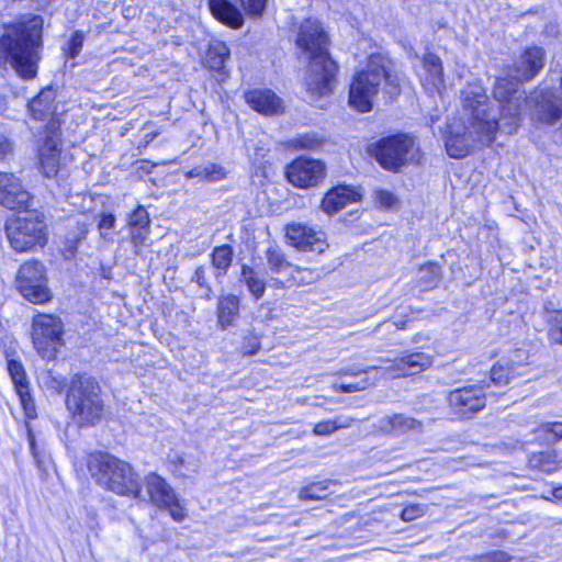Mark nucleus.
<instances>
[{"label":"nucleus","instance_id":"nucleus-1","mask_svg":"<svg viewBox=\"0 0 562 562\" xmlns=\"http://www.w3.org/2000/svg\"><path fill=\"white\" fill-rule=\"evenodd\" d=\"M461 97L463 109L469 115V125L451 126L446 136L447 153L453 158L465 157L476 144H492L498 128L509 134L501 120V110L490 108L487 95L481 86H469Z\"/></svg>","mask_w":562,"mask_h":562},{"label":"nucleus","instance_id":"nucleus-2","mask_svg":"<svg viewBox=\"0 0 562 562\" xmlns=\"http://www.w3.org/2000/svg\"><path fill=\"white\" fill-rule=\"evenodd\" d=\"M43 19L31 15L2 24L0 33V68H11L24 80L34 79L42 58Z\"/></svg>","mask_w":562,"mask_h":562},{"label":"nucleus","instance_id":"nucleus-3","mask_svg":"<svg viewBox=\"0 0 562 562\" xmlns=\"http://www.w3.org/2000/svg\"><path fill=\"white\" fill-rule=\"evenodd\" d=\"M544 49L532 46L526 48L508 68V77H498L495 80L493 97L498 101L501 120L507 126L509 134L519 125L522 103L526 92L520 89V81L535 78L544 66Z\"/></svg>","mask_w":562,"mask_h":562},{"label":"nucleus","instance_id":"nucleus-4","mask_svg":"<svg viewBox=\"0 0 562 562\" xmlns=\"http://www.w3.org/2000/svg\"><path fill=\"white\" fill-rule=\"evenodd\" d=\"M295 43L310 59L305 86L310 102H316L333 92L338 71L328 53V36L318 21L307 19L300 25Z\"/></svg>","mask_w":562,"mask_h":562},{"label":"nucleus","instance_id":"nucleus-5","mask_svg":"<svg viewBox=\"0 0 562 562\" xmlns=\"http://www.w3.org/2000/svg\"><path fill=\"white\" fill-rule=\"evenodd\" d=\"M382 81L390 98L400 94V79L391 70V61L381 55H371L366 69L358 72L351 82L349 104L363 113L371 111Z\"/></svg>","mask_w":562,"mask_h":562},{"label":"nucleus","instance_id":"nucleus-6","mask_svg":"<svg viewBox=\"0 0 562 562\" xmlns=\"http://www.w3.org/2000/svg\"><path fill=\"white\" fill-rule=\"evenodd\" d=\"M87 467L100 486L117 495L144 501L139 475L127 462L99 452L89 457Z\"/></svg>","mask_w":562,"mask_h":562},{"label":"nucleus","instance_id":"nucleus-7","mask_svg":"<svg viewBox=\"0 0 562 562\" xmlns=\"http://www.w3.org/2000/svg\"><path fill=\"white\" fill-rule=\"evenodd\" d=\"M66 407L79 427L99 424L105 412L99 383L86 374H76L66 394Z\"/></svg>","mask_w":562,"mask_h":562},{"label":"nucleus","instance_id":"nucleus-8","mask_svg":"<svg viewBox=\"0 0 562 562\" xmlns=\"http://www.w3.org/2000/svg\"><path fill=\"white\" fill-rule=\"evenodd\" d=\"M5 223L4 231L11 247L18 252L43 248L47 243V223L43 211L26 207Z\"/></svg>","mask_w":562,"mask_h":562},{"label":"nucleus","instance_id":"nucleus-9","mask_svg":"<svg viewBox=\"0 0 562 562\" xmlns=\"http://www.w3.org/2000/svg\"><path fill=\"white\" fill-rule=\"evenodd\" d=\"M369 153L383 169L391 172H398L403 167L419 160L416 138L406 133L378 139L370 145Z\"/></svg>","mask_w":562,"mask_h":562},{"label":"nucleus","instance_id":"nucleus-10","mask_svg":"<svg viewBox=\"0 0 562 562\" xmlns=\"http://www.w3.org/2000/svg\"><path fill=\"white\" fill-rule=\"evenodd\" d=\"M432 364V357L422 352H403L401 357L396 358L391 364L383 366H370L364 369H342L339 374L344 375H356L359 373L368 374L371 371H375L374 379L392 380L402 376L414 375L423 372Z\"/></svg>","mask_w":562,"mask_h":562},{"label":"nucleus","instance_id":"nucleus-11","mask_svg":"<svg viewBox=\"0 0 562 562\" xmlns=\"http://www.w3.org/2000/svg\"><path fill=\"white\" fill-rule=\"evenodd\" d=\"M15 284L20 294L33 304H44L53 299L46 268L40 260L32 259L21 265Z\"/></svg>","mask_w":562,"mask_h":562},{"label":"nucleus","instance_id":"nucleus-12","mask_svg":"<svg viewBox=\"0 0 562 562\" xmlns=\"http://www.w3.org/2000/svg\"><path fill=\"white\" fill-rule=\"evenodd\" d=\"M448 404L452 414L470 419L486 406L485 389L481 384L457 387L449 392Z\"/></svg>","mask_w":562,"mask_h":562},{"label":"nucleus","instance_id":"nucleus-13","mask_svg":"<svg viewBox=\"0 0 562 562\" xmlns=\"http://www.w3.org/2000/svg\"><path fill=\"white\" fill-rule=\"evenodd\" d=\"M145 486L149 499L155 506L167 509L176 521L184 519V508L165 479L156 473H149L145 477Z\"/></svg>","mask_w":562,"mask_h":562},{"label":"nucleus","instance_id":"nucleus-14","mask_svg":"<svg viewBox=\"0 0 562 562\" xmlns=\"http://www.w3.org/2000/svg\"><path fill=\"white\" fill-rule=\"evenodd\" d=\"M0 205L20 211L34 205V196L12 172L0 171Z\"/></svg>","mask_w":562,"mask_h":562},{"label":"nucleus","instance_id":"nucleus-15","mask_svg":"<svg viewBox=\"0 0 562 562\" xmlns=\"http://www.w3.org/2000/svg\"><path fill=\"white\" fill-rule=\"evenodd\" d=\"M325 165L318 159L299 157L286 168L290 183L299 188L317 186L325 178Z\"/></svg>","mask_w":562,"mask_h":562},{"label":"nucleus","instance_id":"nucleus-16","mask_svg":"<svg viewBox=\"0 0 562 562\" xmlns=\"http://www.w3.org/2000/svg\"><path fill=\"white\" fill-rule=\"evenodd\" d=\"M63 336L61 321L50 314H37L32 321V339L35 348L41 351L59 345Z\"/></svg>","mask_w":562,"mask_h":562},{"label":"nucleus","instance_id":"nucleus-17","mask_svg":"<svg viewBox=\"0 0 562 562\" xmlns=\"http://www.w3.org/2000/svg\"><path fill=\"white\" fill-rule=\"evenodd\" d=\"M285 236L292 246L303 251L322 254L328 248L324 232L315 231L302 223L286 225Z\"/></svg>","mask_w":562,"mask_h":562},{"label":"nucleus","instance_id":"nucleus-18","mask_svg":"<svg viewBox=\"0 0 562 562\" xmlns=\"http://www.w3.org/2000/svg\"><path fill=\"white\" fill-rule=\"evenodd\" d=\"M246 102L265 115L277 114L282 109L281 99L269 89H254L245 93Z\"/></svg>","mask_w":562,"mask_h":562},{"label":"nucleus","instance_id":"nucleus-19","mask_svg":"<svg viewBox=\"0 0 562 562\" xmlns=\"http://www.w3.org/2000/svg\"><path fill=\"white\" fill-rule=\"evenodd\" d=\"M266 259L271 273L279 274L286 272L290 276V278L285 281H279V279H273L276 283L280 284L281 286H288L289 282H291L292 280H296L294 273H299L300 269L288 261L284 254L279 247L270 246L266 251Z\"/></svg>","mask_w":562,"mask_h":562},{"label":"nucleus","instance_id":"nucleus-20","mask_svg":"<svg viewBox=\"0 0 562 562\" xmlns=\"http://www.w3.org/2000/svg\"><path fill=\"white\" fill-rule=\"evenodd\" d=\"M360 194L346 186L337 187L326 193L322 201V209L325 213L333 215L339 212L349 202H355Z\"/></svg>","mask_w":562,"mask_h":562},{"label":"nucleus","instance_id":"nucleus-21","mask_svg":"<svg viewBox=\"0 0 562 562\" xmlns=\"http://www.w3.org/2000/svg\"><path fill=\"white\" fill-rule=\"evenodd\" d=\"M422 422L404 414L384 416L379 420V429L384 434H406L408 431H420Z\"/></svg>","mask_w":562,"mask_h":562},{"label":"nucleus","instance_id":"nucleus-22","mask_svg":"<svg viewBox=\"0 0 562 562\" xmlns=\"http://www.w3.org/2000/svg\"><path fill=\"white\" fill-rule=\"evenodd\" d=\"M209 7L216 20L233 29H239L244 24V16L229 0H209Z\"/></svg>","mask_w":562,"mask_h":562},{"label":"nucleus","instance_id":"nucleus-23","mask_svg":"<svg viewBox=\"0 0 562 562\" xmlns=\"http://www.w3.org/2000/svg\"><path fill=\"white\" fill-rule=\"evenodd\" d=\"M55 98V90L52 88L43 89L38 95L33 98L29 103L32 117L38 121H45L52 117L56 111Z\"/></svg>","mask_w":562,"mask_h":562},{"label":"nucleus","instance_id":"nucleus-24","mask_svg":"<svg viewBox=\"0 0 562 562\" xmlns=\"http://www.w3.org/2000/svg\"><path fill=\"white\" fill-rule=\"evenodd\" d=\"M58 143L53 137H47L44 145L40 148V161L44 175L52 178L58 172V161L60 149Z\"/></svg>","mask_w":562,"mask_h":562},{"label":"nucleus","instance_id":"nucleus-25","mask_svg":"<svg viewBox=\"0 0 562 562\" xmlns=\"http://www.w3.org/2000/svg\"><path fill=\"white\" fill-rule=\"evenodd\" d=\"M528 465L532 470L550 474L560 469L561 460H559L557 451L550 449L531 453L528 459Z\"/></svg>","mask_w":562,"mask_h":562},{"label":"nucleus","instance_id":"nucleus-26","mask_svg":"<svg viewBox=\"0 0 562 562\" xmlns=\"http://www.w3.org/2000/svg\"><path fill=\"white\" fill-rule=\"evenodd\" d=\"M239 312V299L234 294L222 296L217 305V319L220 326L225 329L233 325L234 321L238 316Z\"/></svg>","mask_w":562,"mask_h":562},{"label":"nucleus","instance_id":"nucleus-27","mask_svg":"<svg viewBox=\"0 0 562 562\" xmlns=\"http://www.w3.org/2000/svg\"><path fill=\"white\" fill-rule=\"evenodd\" d=\"M234 258L233 247L229 245L217 246L211 254V262L215 269V279L222 282L223 278L227 273L232 266Z\"/></svg>","mask_w":562,"mask_h":562},{"label":"nucleus","instance_id":"nucleus-28","mask_svg":"<svg viewBox=\"0 0 562 562\" xmlns=\"http://www.w3.org/2000/svg\"><path fill=\"white\" fill-rule=\"evenodd\" d=\"M240 280L246 284L248 291L251 293L255 300H259L265 295L266 281L252 267L248 265H241Z\"/></svg>","mask_w":562,"mask_h":562},{"label":"nucleus","instance_id":"nucleus-29","mask_svg":"<svg viewBox=\"0 0 562 562\" xmlns=\"http://www.w3.org/2000/svg\"><path fill=\"white\" fill-rule=\"evenodd\" d=\"M229 58V48L224 42H214L210 45L206 54L207 66L215 71H223Z\"/></svg>","mask_w":562,"mask_h":562},{"label":"nucleus","instance_id":"nucleus-30","mask_svg":"<svg viewBox=\"0 0 562 562\" xmlns=\"http://www.w3.org/2000/svg\"><path fill=\"white\" fill-rule=\"evenodd\" d=\"M423 64L427 71V78L430 85L438 89L443 85L442 64L440 58L432 53H427L423 58Z\"/></svg>","mask_w":562,"mask_h":562},{"label":"nucleus","instance_id":"nucleus-31","mask_svg":"<svg viewBox=\"0 0 562 562\" xmlns=\"http://www.w3.org/2000/svg\"><path fill=\"white\" fill-rule=\"evenodd\" d=\"M417 278L424 289H434L441 280V267L438 263L428 262L419 268Z\"/></svg>","mask_w":562,"mask_h":562},{"label":"nucleus","instance_id":"nucleus-32","mask_svg":"<svg viewBox=\"0 0 562 562\" xmlns=\"http://www.w3.org/2000/svg\"><path fill=\"white\" fill-rule=\"evenodd\" d=\"M8 371L16 393L25 395L26 391L30 390V383L23 364L20 361L11 359L8 361Z\"/></svg>","mask_w":562,"mask_h":562},{"label":"nucleus","instance_id":"nucleus-33","mask_svg":"<svg viewBox=\"0 0 562 562\" xmlns=\"http://www.w3.org/2000/svg\"><path fill=\"white\" fill-rule=\"evenodd\" d=\"M536 440L547 445L554 443L562 439V423H543L535 431Z\"/></svg>","mask_w":562,"mask_h":562},{"label":"nucleus","instance_id":"nucleus-34","mask_svg":"<svg viewBox=\"0 0 562 562\" xmlns=\"http://www.w3.org/2000/svg\"><path fill=\"white\" fill-rule=\"evenodd\" d=\"M515 373L514 361L506 362V364L497 363L491 369V380L495 385L502 386L510 383Z\"/></svg>","mask_w":562,"mask_h":562},{"label":"nucleus","instance_id":"nucleus-35","mask_svg":"<svg viewBox=\"0 0 562 562\" xmlns=\"http://www.w3.org/2000/svg\"><path fill=\"white\" fill-rule=\"evenodd\" d=\"M329 494H331L330 481L314 482L300 491L302 499H324Z\"/></svg>","mask_w":562,"mask_h":562},{"label":"nucleus","instance_id":"nucleus-36","mask_svg":"<svg viewBox=\"0 0 562 562\" xmlns=\"http://www.w3.org/2000/svg\"><path fill=\"white\" fill-rule=\"evenodd\" d=\"M191 177H199L206 181H217L225 177V170L220 165L211 164L204 167H196L190 172Z\"/></svg>","mask_w":562,"mask_h":562},{"label":"nucleus","instance_id":"nucleus-37","mask_svg":"<svg viewBox=\"0 0 562 562\" xmlns=\"http://www.w3.org/2000/svg\"><path fill=\"white\" fill-rule=\"evenodd\" d=\"M547 322L549 324L548 336L550 341L562 345V310L552 311Z\"/></svg>","mask_w":562,"mask_h":562},{"label":"nucleus","instance_id":"nucleus-38","mask_svg":"<svg viewBox=\"0 0 562 562\" xmlns=\"http://www.w3.org/2000/svg\"><path fill=\"white\" fill-rule=\"evenodd\" d=\"M349 426H350V422L348 419L337 418L334 420H324V422L317 423L314 426L313 432L316 436H328L340 428H346Z\"/></svg>","mask_w":562,"mask_h":562},{"label":"nucleus","instance_id":"nucleus-39","mask_svg":"<svg viewBox=\"0 0 562 562\" xmlns=\"http://www.w3.org/2000/svg\"><path fill=\"white\" fill-rule=\"evenodd\" d=\"M325 144L324 138L315 133H306L293 139V145L300 149L317 150Z\"/></svg>","mask_w":562,"mask_h":562},{"label":"nucleus","instance_id":"nucleus-40","mask_svg":"<svg viewBox=\"0 0 562 562\" xmlns=\"http://www.w3.org/2000/svg\"><path fill=\"white\" fill-rule=\"evenodd\" d=\"M130 228H149L150 218L146 209L138 205L130 215Z\"/></svg>","mask_w":562,"mask_h":562},{"label":"nucleus","instance_id":"nucleus-41","mask_svg":"<svg viewBox=\"0 0 562 562\" xmlns=\"http://www.w3.org/2000/svg\"><path fill=\"white\" fill-rule=\"evenodd\" d=\"M374 384L369 376H362L356 382H341L335 383L334 389L344 393H351L366 390L368 386Z\"/></svg>","mask_w":562,"mask_h":562},{"label":"nucleus","instance_id":"nucleus-42","mask_svg":"<svg viewBox=\"0 0 562 562\" xmlns=\"http://www.w3.org/2000/svg\"><path fill=\"white\" fill-rule=\"evenodd\" d=\"M191 281L195 282L201 289L204 290L203 297L205 300H211L213 296V289L206 279V268L204 266H199L193 276L191 277Z\"/></svg>","mask_w":562,"mask_h":562},{"label":"nucleus","instance_id":"nucleus-43","mask_svg":"<svg viewBox=\"0 0 562 562\" xmlns=\"http://www.w3.org/2000/svg\"><path fill=\"white\" fill-rule=\"evenodd\" d=\"M83 40V34L79 31H76L67 42V46L64 48L66 57L75 59L81 52Z\"/></svg>","mask_w":562,"mask_h":562},{"label":"nucleus","instance_id":"nucleus-44","mask_svg":"<svg viewBox=\"0 0 562 562\" xmlns=\"http://www.w3.org/2000/svg\"><path fill=\"white\" fill-rule=\"evenodd\" d=\"M245 12L254 18H259L263 14L268 0H239Z\"/></svg>","mask_w":562,"mask_h":562},{"label":"nucleus","instance_id":"nucleus-45","mask_svg":"<svg viewBox=\"0 0 562 562\" xmlns=\"http://www.w3.org/2000/svg\"><path fill=\"white\" fill-rule=\"evenodd\" d=\"M260 337L249 331L244 336L240 349L244 355H255L260 349Z\"/></svg>","mask_w":562,"mask_h":562},{"label":"nucleus","instance_id":"nucleus-46","mask_svg":"<svg viewBox=\"0 0 562 562\" xmlns=\"http://www.w3.org/2000/svg\"><path fill=\"white\" fill-rule=\"evenodd\" d=\"M149 228H131V238L135 248V252L139 254V248L143 247L149 238Z\"/></svg>","mask_w":562,"mask_h":562},{"label":"nucleus","instance_id":"nucleus-47","mask_svg":"<svg viewBox=\"0 0 562 562\" xmlns=\"http://www.w3.org/2000/svg\"><path fill=\"white\" fill-rule=\"evenodd\" d=\"M374 198L376 203L386 209L393 207L397 202L396 196L386 190L375 191Z\"/></svg>","mask_w":562,"mask_h":562},{"label":"nucleus","instance_id":"nucleus-48","mask_svg":"<svg viewBox=\"0 0 562 562\" xmlns=\"http://www.w3.org/2000/svg\"><path fill=\"white\" fill-rule=\"evenodd\" d=\"M21 401V404L23 406V409L25 412V415L29 418H35L36 417V411H35V404L34 401L31 397L30 390L26 391V394H18Z\"/></svg>","mask_w":562,"mask_h":562},{"label":"nucleus","instance_id":"nucleus-49","mask_svg":"<svg viewBox=\"0 0 562 562\" xmlns=\"http://www.w3.org/2000/svg\"><path fill=\"white\" fill-rule=\"evenodd\" d=\"M425 508L422 505H409L402 510V519L405 521H412L417 517L423 516Z\"/></svg>","mask_w":562,"mask_h":562},{"label":"nucleus","instance_id":"nucleus-50","mask_svg":"<svg viewBox=\"0 0 562 562\" xmlns=\"http://www.w3.org/2000/svg\"><path fill=\"white\" fill-rule=\"evenodd\" d=\"M510 557L504 551H494L481 557L476 562H509Z\"/></svg>","mask_w":562,"mask_h":562},{"label":"nucleus","instance_id":"nucleus-51","mask_svg":"<svg viewBox=\"0 0 562 562\" xmlns=\"http://www.w3.org/2000/svg\"><path fill=\"white\" fill-rule=\"evenodd\" d=\"M13 150V143L5 136H0V159H4Z\"/></svg>","mask_w":562,"mask_h":562},{"label":"nucleus","instance_id":"nucleus-52","mask_svg":"<svg viewBox=\"0 0 562 562\" xmlns=\"http://www.w3.org/2000/svg\"><path fill=\"white\" fill-rule=\"evenodd\" d=\"M114 224L115 217L113 214H103L99 222V228L101 232L110 231L114 227Z\"/></svg>","mask_w":562,"mask_h":562},{"label":"nucleus","instance_id":"nucleus-53","mask_svg":"<svg viewBox=\"0 0 562 562\" xmlns=\"http://www.w3.org/2000/svg\"><path fill=\"white\" fill-rule=\"evenodd\" d=\"M552 495L557 498V499H562V486H559V487H555L552 492Z\"/></svg>","mask_w":562,"mask_h":562},{"label":"nucleus","instance_id":"nucleus-54","mask_svg":"<svg viewBox=\"0 0 562 562\" xmlns=\"http://www.w3.org/2000/svg\"><path fill=\"white\" fill-rule=\"evenodd\" d=\"M35 446L34 437L30 434V447L33 450Z\"/></svg>","mask_w":562,"mask_h":562},{"label":"nucleus","instance_id":"nucleus-55","mask_svg":"<svg viewBox=\"0 0 562 562\" xmlns=\"http://www.w3.org/2000/svg\"><path fill=\"white\" fill-rule=\"evenodd\" d=\"M176 462L182 465L184 463V460H183L182 457H177V461Z\"/></svg>","mask_w":562,"mask_h":562},{"label":"nucleus","instance_id":"nucleus-56","mask_svg":"<svg viewBox=\"0 0 562 562\" xmlns=\"http://www.w3.org/2000/svg\"><path fill=\"white\" fill-rule=\"evenodd\" d=\"M396 327L400 328V329H403L404 328V323H402V325L396 324Z\"/></svg>","mask_w":562,"mask_h":562}]
</instances>
